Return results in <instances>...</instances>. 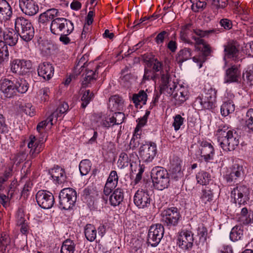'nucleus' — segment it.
<instances>
[{
	"label": "nucleus",
	"instance_id": "24",
	"mask_svg": "<svg viewBox=\"0 0 253 253\" xmlns=\"http://www.w3.org/2000/svg\"><path fill=\"white\" fill-rule=\"evenodd\" d=\"M201 157H203L206 162L213 159L214 148L212 145L208 142H202L200 148Z\"/></svg>",
	"mask_w": 253,
	"mask_h": 253
},
{
	"label": "nucleus",
	"instance_id": "42",
	"mask_svg": "<svg viewBox=\"0 0 253 253\" xmlns=\"http://www.w3.org/2000/svg\"><path fill=\"white\" fill-rule=\"evenodd\" d=\"M191 55V49L189 48H184L178 52L177 60L179 62L182 63L189 59Z\"/></svg>",
	"mask_w": 253,
	"mask_h": 253
},
{
	"label": "nucleus",
	"instance_id": "33",
	"mask_svg": "<svg viewBox=\"0 0 253 253\" xmlns=\"http://www.w3.org/2000/svg\"><path fill=\"white\" fill-rule=\"evenodd\" d=\"M147 67L152 68L154 72L160 71L161 75L164 72L165 73H168L167 71H162L163 64L159 61L157 58L154 57L150 58L148 59H145Z\"/></svg>",
	"mask_w": 253,
	"mask_h": 253
},
{
	"label": "nucleus",
	"instance_id": "48",
	"mask_svg": "<svg viewBox=\"0 0 253 253\" xmlns=\"http://www.w3.org/2000/svg\"><path fill=\"white\" fill-rule=\"evenodd\" d=\"M131 161V159H129L127 155L124 152H122L120 154L119 160L117 164L118 166L121 169L128 166L129 162Z\"/></svg>",
	"mask_w": 253,
	"mask_h": 253
},
{
	"label": "nucleus",
	"instance_id": "14",
	"mask_svg": "<svg viewBox=\"0 0 253 253\" xmlns=\"http://www.w3.org/2000/svg\"><path fill=\"white\" fill-rule=\"evenodd\" d=\"M162 84L160 86V91L162 93L171 95L178 87L179 85L172 81L168 73L162 74Z\"/></svg>",
	"mask_w": 253,
	"mask_h": 253
},
{
	"label": "nucleus",
	"instance_id": "53",
	"mask_svg": "<svg viewBox=\"0 0 253 253\" xmlns=\"http://www.w3.org/2000/svg\"><path fill=\"white\" fill-rule=\"evenodd\" d=\"M213 193L209 189H205L202 190V195L201 197V200L203 203L207 204L208 202H211L212 200Z\"/></svg>",
	"mask_w": 253,
	"mask_h": 253
},
{
	"label": "nucleus",
	"instance_id": "54",
	"mask_svg": "<svg viewBox=\"0 0 253 253\" xmlns=\"http://www.w3.org/2000/svg\"><path fill=\"white\" fill-rule=\"evenodd\" d=\"M227 4V0H212L211 2L212 7L216 9H223Z\"/></svg>",
	"mask_w": 253,
	"mask_h": 253
},
{
	"label": "nucleus",
	"instance_id": "2",
	"mask_svg": "<svg viewBox=\"0 0 253 253\" xmlns=\"http://www.w3.org/2000/svg\"><path fill=\"white\" fill-rule=\"evenodd\" d=\"M15 30L25 42L30 41L34 36L35 31L31 22L23 17H18L15 20Z\"/></svg>",
	"mask_w": 253,
	"mask_h": 253
},
{
	"label": "nucleus",
	"instance_id": "21",
	"mask_svg": "<svg viewBox=\"0 0 253 253\" xmlns=\"http://www.w3.org/2000/svg\"><path fill=\"white\" fill-rule=\"evenodd\" d=\"M54 72V67L49 62H44L38 66V75L45 80H49L53 77Z\"/></svg>",
	"mask_w": 253,
	"mask_h": 253
},
{
	"label": "nucleus",
	"instance_id": "51",
	"mask_svg": "<svg viewBox=\"0 0 253 253\" xmlns=\"http://www.w3.org/2000/svg\"><path fill=\"white\" fill-rule=\"evenodd\" d=\"M9 52L6 43L0 41V60L4 61L8 58Z\"/></svg>",
	"mask_w": 253,
	"mask_h": 253
},
{
	"label": "nucleus",
	"instance_id": "29",
	"mask_svg": "<svg viewBox=\"0 0 253 253\" xmlns=\"http://www.w3.org/2000/svg\"><path fill=\"white\" fill-rule=\"evenodd\" d=\"M239 45L235 41H229L224 45L225 56L228 58H236L238 53V47Z\"/></svg>",
	"mask_w": 253,
	"mask_h": 253
},
{
	"label": "nucleus",
	"instance_id": "28",
	"mask_svg": "<svg viewBox=\"0 0 253 253\" xmlns=\"http://www.w3.org/2000/svg\"><path fill=\"white\" fill-rule=\"evenodd\" d=\"M240 71L237 66H232L226 70L224 83L237 82L240 76Z\"/></svg>",
	"mask_w": 253,
	"mask_h": 253
},
{
	"label": "nucleus",
	"instance_id": "7",
	"mask_svg": "<svg viewBox=\"0 0 253 253\" xmlns=\"http://www.w3.org/2000/svg\"><path fill=\"white\" fill-rule=\"evenodd\" d=\"M42 136L37 139L36 136L31 135L29 137L30 141L28 144V147L30 149L29 156L31 159L35 158L43 149V143L46 141V133H41Z\"/></svg>",
	"mask_w": 253,
	"mask_h": 253
},
{
	"label": "nucleus",
	"instance_id": "30",
	"mask_svg": "<svg viewBox=\"0 0 253 253\" xmlns=\"http://www.w3.org/2000/svg\"><path fill=\"white\" fill-rule=\"evenodd\" d=\"M109 108L112 112L123 110L124 108V100L118 95L111 97L109 100Z\"/></svg>",
	"mask_w": 253,
	"mask_h": 253
},
{
	"label": "nucleus",
	"instance_id": "44",
	"mask_svg": "<svg viewBox=\"0 0 253 253\" xmlns=\"http://www.w3.org/2000/svg\"><path fill=\"white\" fill-rule=\"evenodd\" d=\"M197 236L199 239V242L204 244L207 240L208 230L203 225H199L197 229Z\"/></svg>",
	"mask_w": 253,
	"mask_h": 253
},
{
	"label": "nucleus",
	"instance_id": "39",
	"mask_svg": "<svg viewBox=\"0 0 253 253\" xmlns=\"http://www.w3.org/2000/svg\"><path fill=\"white\" fill-rule=\"evenodd\" d=\"M147 95L143 90H141L137 94H134L132 97L133 103L137 105L139 103L145 104L147 101Z\"/></svg>",
	"mask_w": 253,
	"mask_h": 253
},
{
	"label": "nucleus",
	"instance_id": "50",
	"mask_svg": "<svg viewBox=\"0 0 253 253\" xmlns=\"http://www.w3.org/2000/svg\"><path fill=\"white\" fill-rule=\"evenodd\" d=\"M91 163L87 159L84 160L80 162V174L84 175L88 173L90 170Z\"/></svg>",
	"mask_w": 253,
	"mask_h": 253
},
{
	"label": "nucleus",
	"instance_id": "10",
	"mask_svg": "<svg viewBox=\"0 0 253 253\" xmlns=\"http://www.w3.org/2000/svg\"><path fill=\"white\" fill-rule=\"evenodd\" d=\"M231 196L234 199V202L241 207L250 199V191L245 185H237L231 191Z\"/></svg>",
	"mask_w": 253,
	"mask_h": 253
},
{
	"label": "nucleus",
	"instance_id": "16",
	"mask_svg": "<svg viewBox=\"0 0 253 253\" xmlns=\"http://www.w3.org/2000/svg\"><path fill=\"white\" fill-rule=\"evenodd\" d=\"M216 98V90L211 87L206 93L205 96L197 98L203 107L206 109H211L215 107Z\"/></svg>",
	"mask_w": 253,
	"mask_h": 253
},
{
	"label": "nucleus",
	"instance_id": "34",
	"mask_svg": "<svg viewBox=\"0 0 253 253\" xmlns=\"http://www.w3.org/2000/svg\"><path fill=\"white\" fill-rule=\"evenodd\" d=\"M103 65L102 63H99V65L96 67V70L94 72L92 70H86L85 69V74L83 73L82 76L84 79L82 81L83 85H86L89 82L95 79V73L98 71L99 69Z\"/></svg>",
	"mask_w": 253,
	"mask_h": 253
},
{
	"label": "nucleus",
	"instance_id": "63",
	"mask_svg": "<svg viewBox=\"0 0 253 253\" xmlns=\"http://www.w3.org/2000/svg\"><path fill=\"white\" fill-rule=\"evenodd\" d=\"M118 179L119 177L117 171L115 170H112L110 173L109 176L108 177L106 182L108 183L112 182V183L118 184Z\"/></svg>",
	"mask_w": 253,
	"mask_h": 253
},
{
	"label": "nucleus",
	"instance_id": "62",
	"mask_svg": "<svg viewBox=\"0 0 253 253\" xmlns=\"http://www.w3.org/2000/svg\"><path fill=\"white\" fill-rule=\"evenodd\" d=\"M117 184L106 182L104 187L103 193L106 196H108L112 192L113 190L117 186Z\"/></svg>",
	"mask_w": 253,
	"mask_h": 253
},
{
	"label": "nucleus",
	"instance_id": "58",
	"mask_svg": "<svg viewBox=\"0 0 253 253\" xmlns=\"http://www.w3.org/2000/svg\"><path fill=\"white\" fill-rule=\"evenodd\" d=\"M16 224L17 225L25 223V218L24 211L22 209H19L16 214Z\"/></svg>",
	"mask_w": 253,
	"mask_h": 253
},
{
	"label": "nucleus",
	"instance_id": "5",
	"mask_svg": "<svg viewBox=\"0 0 253 253\" xmlns=\"http://www.w3.org/2000/svg\"><path fill=\"white\" fill-rule=\"evenodd\" d=\"M191 38L195 41V49L201 51V55L197 56H194L193 60L199 65V68L202 67V64L206 60V57L209 56L211 52V49L210 45L203 39L197 38L196 36H192Z\"/></svg>",
	"mask_w": 253,
	"mask_h": 253
},
{
	"label": "nucleus",
	"instance_id": "22",
	"mask_svg": "<svg viewBox=\"0 0 253 253\" xmlns=\"http://www.w3.org/2000/svg\"><path fill=\"white\" fill-rule=\"evenodd\" d=\"M12 8L6 0H0V20L6 21L12 16Z\"/></svg>",
	"mask_w": 253,
	"mask_h": 253
},
{
	"label": "nucleus",
	"instance_id": "1",
	"mask_svg": "<svg viewBox=\"0 0 253 253\" xmlns=\"http://www.w3.org/2000/svg\"><path fill=\"white\" fill-rule=\"evenodd\" d=\"M28 88V83L22 78L15 79L11 75H8L0 80V91L5 98H12L19 93H25Z\"/></svg>",
	"mask_w": 253,
	"mask_h": 253
},
{
	"label": "nucleus",
	"instance_id": "31",
	"mask_svg": "<svg viewBox=\"0 0 253 253\" xmlns=\"http://www.w3.org/2000/svg\"><path fill=\"white\" fill-rule=\"evenodd\" d=\"M19 35L18 32L11 29L3 34L4 42L10 46L15 45L18 40Z\"/></svg>",
	"mask_w": 253,
	"mask_h": 253
},
{
	"label": "nucleus",
	"instance_id": "25",
	"mask_svg": "<svg viewBox=\"0 0 253 253\" xmlns=\"http://www.w3.org/2000/svg\"><path fill=\"white\" fill-rule=\"evenodd\" d=\"M59 15L60 14L58 9L51 8L40 14L39 22L41 24L46 25L47 23H49L51 20L52 21L55 17Z\"/></svg>",
	"mask_w": 253,
	"mask_h": 253
},
{
	"label": "nucleus",
	"instance_id": "20",
	"mask_svg": "<svg viewBox=\"0 0 253 253\" xmlns=\"http://www.w3.org/2000/svg\"><path fill=\"white\" fill-rule=\"evenodd\" d=\"M19 5L21 11L27 15H34L39 11V6L33 0H19Z\"/></svg>",
	"mask_w": 253,
	"mask_h": 253
},
{
	"label": "nucleus",
	"instance_id": "37",
	"mask_svg": "<svg viewBox=\"0 0 253 253\" xmlns=\"http://www.w3.org/2000/svg\"><path fill=\"white\" fill-rule=\"evenodd\" d=\"M10 239L5 234H2L0 237V253H7V247L10 245Z\"/></svg>",
	"mask_w": 253,
	"mask_h": 253
},
{
	"label": "nucleus",
	"instance_id": "13",
	"mask_svg": "<svg viewBox=\"0 0 253 253\" xmlns=\"http://www.w3.org/2000/svg\"><path fill=\"white\" fill-rule=\"evenodd\" d=\"M36 198L38 205L44 209H50L55 202L52 194L46 190L39 191Z\"/></svg>",
	"mask_w": 253,
	"mask_h": 253
},
{
	"label": "nucleus",
	"instance_id": "6",
	"mask_svg": "<svg viewBox=\"0 0 253 253\" xmlns=\"http://www.w3.org/2000/svg\"><path fill=\"white\" fill-rule=\"evenodd\" d=\"M51 32L54 35L71 33L74 30L73 23L69 20L60 17H55L50 23Z\"/></svg>",
	"mask_w": 253,
	"mask_h": 253
},
{
	"label": "nucleus",
	"instance_id": "11",
	"mask_svg": "<svg viewBox=\"0 0 253 253\" xmlns=\"http://www.w3.org/2000/svg\"><path fill=\"white\" fill-rule=\"evenodd\" d=\"M240 136L236 131L233 130L229 132L223 139L219 142V145L224 151H231L234 150L239 144Z\"/></svg>",
	"mask_w": 253,
	"mask_h": 253
},
{
	"label": "nucleus",
	"instance_id": "36",
	"mask_svg": "<svg viewBox=\"0 0 253 253\" xmlns=\"http://www.w3.org/2000/svg\"><path fill=\"white\" fill-rule=\"evenodd\" d=\"M221 114L223 116H227L230 113L234 112L235 105L233 101L229 100L223 103L221 106Z\"/></svg>",
	"mask_w": 253,
	"mask_h": 253
},
{
	"label": "nucleus",
	"instance_id": "55",
	"mask_svg": "<svg viewBox=\"0 0 253 253\" xmlns=\"http://www.w3.org/2000/svg\"><path fill=\"white\" fill-rule=\"evenodd\" d=\"M173 118L172 126L174 127V130L177 131L179 129L180 126L183 125L184 118L179 114L175 115Z\"/></svg>",
	"mask_w": 253,
	"mask_h": 253
},
{
	"label": "nucleus",
	"instance_id": "26",
	"mask_svg": "<svg viewBox=\"0 0 253 253\" xmlns=\"http://www.w3.org/2000/svg\"><path fill=\"white\" fill-rule=\"evenodd\" d=\"M49 173L56 183L61 184L66 181V175L64 170L58 166H56L49 170Z\"/></svg>",
	"mask_w": 253,
	"mask_h": 253
},
{
	"label": "nucleus",
	"instance_id": "59",
	"mask_svg": "<svg viewBox=\"0 0 253 253\" xmlns=\"http://www.w3.org/2000/svg\"><path fill=\"white\" fill-rule=\"evenodd\" d=\"M150 114V112L149 111H146L145 115L142 118L138 119V123L135 128V131H136V130H138L139 128L144 126L146 125L147 122L148 117Z\"/></svg>",
	"mask_w": 253,
	"mask_h": 253
},
{
	"label": "nucleus",
	"instance_id": "41",
	"mask_svg": "<svg viewBox=\"0 0 253 253\" xmlns=\"http://www.w3.org/2000/svg\"><path fill=\"white\" fill-rule=\"evenodd\" d=\"M243 235V231L240 226H236L234 227L230 232V238L233 242L241 239Z\"/></svg>",
	"mask_w": 253,
	"mask_h": 253
},
{
	"label": "nucleus",
	"instance_id": "47",
	"mask_svg": "<svg viewBox=\"0 0 253 253\" xmlns=\"http://www.w3.org/2000/svg\"><path fill=\"white\" fill-rule=\"evenodd\" d=\"M74 243L71 240H66L63 243L61 248V253H74Z\"/></svg>",
	"mask_w": 253,
	"mask_h": 253
},
{
	"label": "nucleus",
	"instance_id": "64",
	"mask_svg": "<svg viewBox=\"0 0 253 253\" xmlns=\"http://www.w3.org/2000/svg\"><path fill=\"white\" fill-rule=\"evenodd\" d=\"M243 78L249 81L251 85H253V67H249V70L243 74Z\"/></svg>",
	"mask_w": 253,
	"mask_h": 253
},
{
	"label": "nucleus",
	"instance_id": "19",
	"mask_svg": "<svg viewBox=\"0 0 253 253\" xmlns=\"http://www.w3.org/2000/svg\"><path fill=\"white\" fill-rule=\"evenodd\" d=\"M134 203L139 208H145L150 205L152 199L147 191L138 190L134 196Z\"/></svg>",
	"mask_w": 253,
	"mask_h": 253
},
{
	"label": "nucleus",
	"instance_id": "43",
	"mask_svg": "<svg viewBox=\"0 0 253 253\" xmlns=\"http://www.w3.org/2000/svg\"><path fill=\"white\" fill-rule=\"evenodd\" d=\"M244 120L246 126L253 131V109L251 108L247 111Z\"/></svg>",
	"mask_w": 253,
	"mask_h": 253
},
{
	"label": "nucleus",
	"instance_id": "18",
	"mask_svg": "<svg viewBox=\"0 0 253 253\" xmlns=\"http://www.w3.org/2000/svg\"><path fill=\"white\" fill-rule=\"evenodd\" d=\"M32 66L30 60L15 59L11 63V70L13 73L24 75L28 72Z\"/></svg>",
	"mask_w": 253,
	"mask_h": 253
},
{
	"label": "nucleus",
	"instance_id": "52",
	"mask_svg": "<svg viewBox=\"0 0 253 253\" xmlns=\"http://www.w3.org/2000/svg\"><path fill=\"white\" fill-rule=\"evenodd\" d=\"M215 32L214 30H202L200 29H193V33L197 36V38L202 39L208 38L210 35Z\"/></svg>",
	"mask_w": 253,
	"mask_h": 253
},
{
	"label": "nucleus",
	"instance_id": "49",
	"mask_svg": "<svg viewBox=\"0 0 253 253\" xmlns=\"http://www.w3.org/2000/svg\"><path fill=\"white\" fill-rule=\"evenodd\" d=\"M192 5V9L195 12H198L202 10L206 7L207 3L201 0H190Z\"/></svg>",
	"mask_w": 253,
	"mask_h": 253
},
{
	"label": "nucleus",
	"instance_id": "45",
	"mask_svg": "<svg viewBox=\"0 0 253 253\" xmlns=\"http://www.w3.org/2000/svg\"><path fill=\"white\" fill-rule=\"evenodd\" d=\"M93 97V94L89 90H85L82 96L81 107L83 108H85L92 99Z\"/></svg>",
	"mask_w": 253,
	"mask_h": 253
},
{
	"label": "nucleus",
	"instance_id": "60",
	"mask_svg": "<svg viewBox=\"0 0 253 253\" xmlns=\"http://www.w3.org/2000/svg\"><path fill=\"white\" fill-rule=\"evenodd\" d=\"M169 33L166 31H163L157 35L155 39V42L158 44H162L165 38L169 36Z\"/></svg>",
	"mask_w": 253,
	"mask_h": 253
},
{
	"label": "nucleus",
	"instance_id": "17",
	"mask_svg": "<svg viewBox=\"0 0 253 253\" xmlns=\"http://www.w3.org/2000/svg\"><path fill=\"white\" fill-rule=\"evenodd\" d=\"M193 234L191 231L182 230L180 232L177 244L181 249L186 251L190 250L193 247Z\"/></svg>",
	"mask_w": 253,
	"mask_h": 253
},
{
	"label": "nucleus",
	"instance_id": "57",
	"mask_svg": "<svg viewBox=\"0 0 253 253\" xmlns=\"http://www.w3.org/2000/svg\"><path fill=\"white\" fill-rule=\"evenodd\" d=\"M88 56L89 55L87 53H85L81 58H80V69H81V72H83L84 70L87 69V67L89 65V64L87 63L88 61ZM85 74V71L84 73Z\"/></svg>",
	"mask_w": 253,
	"mask_h": 253
},
{
	"label": "nucleus",
	"instance_id": "3",
	"mask_svg": "<svg viewBox=\"0 0 253 253\" xmlns=\"http://www.w3.org/2000/svg\"><path fill=\"white\" fill-rule=\"evenodd\" d=\"M151 176L155 187L163 190L169 185V174L165 168L161 167H155L152 169Z\"/></svg>",
	"mask_w": 253,
	"mask_h": 253
},
{
	"label": "nucleus",
	"instance_id": "32",
	"mask_svg": "<svg viewBox=\"0 0 253 253\" xmlns=\"http://www.w3.org/2000/svg\"><path fill=\"white\" fill-rule=\"evenodd\" d=\"M124 198V191L123 189L118 188L114 190L110 196L109 201L113 206L119 205L123 202Z\"/></svg>",
	"mask_w": 253,
	"mask_h": 253
},
{
	"label": "nucleus",
	"instance_id": "40",
	"mask_svg": "<svg viewBox=\"0 0 253 253\" xmlns=\"http://www.w3.org/2000/svg\"><path fill=\"white\" fill-rule=\"evenodd\" d=\"M197 182L201 185H207L211 180V175L207 172L202 171L196 175Z\"/></svg>",
	"mask_w": 253,
	"mask_h": 253
},
{
	"label": "nucleus",
	"instance_id": "35",
	"mask_svg": "<svg viewBox=\"0 0 253 253\" xmlns=\"http://www.w3.org/2000/svg\"><path fill=\"white\" fill-rule=\"evenodd\" d=\"M84 235L86 239L90 241H93L96 237V230L92 224H87L84 228Z\"/></svg>",
	"mask_w": 253,
	"mask_h": 253
},
{
	"label": "nucleus",
	"instance_id": "38",
	"mask_svg": "<svg viewBox=\"0 0 253 253\" xmlns=\"http://www.w3.org/2000/svg\"><path fill=\"white\" fill-rule=\"evenodd\" d=\"M233 130H231L229 127L226 125H220L216 131V135L217 136V140L218 143L221 141V139H223L226 136L229 132Z\"/></svg>",
	"mask_w": 253,
	"mask_h": 253
},
{
	"label": "nucleus",
	"instance_id": "61",
	"mask_svg": "<svg viewBox=\"0 0 253 253\" xmlns=\"http://www.w3.org/2000/svg\"><path fill=\"white\" fill-rule=\"evenodd\" d=\"M140 141L139 135L136 134L133 135L129 143L130 148L132 149L136 148L140 144Z\"/></svg>",
	"mask_w": 253,
	"mask_h": 253
},
{
	"label": "nucleus",
	"instance_id": "4",
	"mask_svg": "<svg viewBox=\"0 0 253 253\" xmlns=\"http://www.w3.org/2000/svg\"><path fill=\"white\" fill-rule=\"evenodd\" d=\"M77 195L71 188L62 189L59 195V207L61 210H73L76 207Z\"/></svg>",
	"mask_w": 253,
	"mask_h": 253
},
{
	"label": "nucleus",
	"instance_id": "46",
	"mask_svg": "<svg viewBox=\"0 0 253 253\" xmlns=\"http://www.w3.org/2000/svg\"><path fill=\"white\" fill-rule=\"evenodd\" d=\"M79 64V61L76 63V66L74 67L72 74L67 78L65 81L64 82L65 85H69V84L73 81L76 80L78 79L79 75V69L78 68V65Z\"/></svg>",
	"mask_w": 253,
	"mask_h": 253
},
{
	"label": "nucleus",
	"instance_id": "12",
	"mask_svg": "<svg viewBox=\"0 0 253 253\" xmlns=\"http://www.w3.org/2000/svg\"><path fill=\"white\" fill-rule=\"evenodd\" d=\"M157 146L154 142L142 144L139 150V154L141 159L145 162H152L157 154Z\"/></svg>",
	"mask_w": 253,
	"mask_h": 253
},
{
	"label": "nucleus",
	"instance_id": "8",
	"mask_svg": "<svg viewBox=\"0 0 253 253\" xmlns=\"http://www.w3.org/2000/svg\"><path fill=\"white\" fill-rule=\"evenodd\" d=\"M162 221L167 226H176L181 218L177 208L170 207L164 210L161 213Z\"/></svg>",
	"mask_w": 253,
	"mask_h": 253
},
{
	"label": "nucleus",
	"instance_id": "56",
	"mask_svg": "<svg viewBox=\"0 0 253 253\" xmlns=\"http://www.w3.org/2000/svg\"><path fill=\"white\" fill-rule=\"evenodd\" d=\"M112 118L113 119L114 125H120L123 122L125 117L124 113L116 111L115 112L114 115Z\"/></svg>",
	"mask_w": 253,
	"mask_h": 253
},
{
	"label": "nucleus",
	"instance_id": "27",
	"mask_svg": "<svg viewBox=\"0 0 253 253\" xmlns=\"http://www.w3.org/2000/svg\"><path fill=\"white\" fill-rule=\"evenodd\" d=\"M236 219L241 224H248L253 221V211H249L246 207L242 208Z\"/></svg>",
	"mask_w": 253,
	"mask_h": 253
},
{
	"label": "nucleus",
	"instance_id": "23",
	"mask_svg": "<svg viewBox=\"0 0 253 253\" xmlns=\"http://www.w3.org/2000/svg\"><path fill=\"white\" fill-rule=\"evenodd\" d=\"M173 95V101L176 106H180L188 98V90L186 87L179 85Z\"/></svg>",
	"mask_w": 253,
	"mask_h": 253
},
{
	"label": "nucleus",
	"instance_id": "15",
	"mask_svg": "<svg viewBox=\"0 0 253 253\" xmlns=\"http://www.w3.org/2000/svg\"><path fill=\"white\" fill-rule=\"evenodd\" d=\"M245 175V169L242 165L234 164L230 168V171L227 173L224 178L228 183L236 182L242 179Z\"/></svg>",
	"mask_w": 253,
	"mask_h": 253
},
{
	"label": "nucleus",
	"instance_id": "9",
	"mask_svg": "<svg viewBox=\"0 0 253 253\" xmlns=\"http://www.w3.org/2000/svg\"><path fill=\"white\" fill-rule=\"evenodd\" d=\"M164 234V228L161 224H156L150 227L148 236L147 243L152 247H157L161 241Z\"/></svg>",
	"mask_w": 253,
	"mask_h": 253
}]
</instances>
